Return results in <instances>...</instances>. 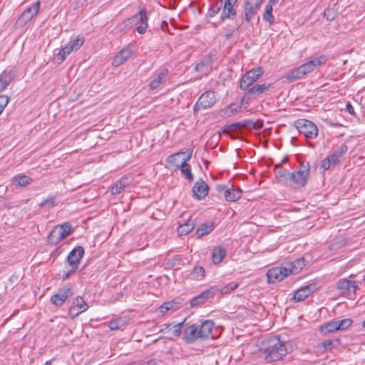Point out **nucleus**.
<instances>
[{"label": "nucleus", "instance_id": "f257e3e1", "mask_svg": "<svg viewBox=\"0 0 365 365\" xmlns=\"http://www.w3.org/2000/svg\"><path fill=\"white\" fill-rule=\"evenodd\" d=\"M260 350L266 354L264 359L270 363L282 359L287 354V342L273 336L262 342Z\"/></svg>", "mask_w": 365, "mask_h": 365}, {"label": "nucleus", "instance_id": "f03ea898", "mask_svg": "<svg viewBox=\"0 0 365 365\" xmlns=\"http://www.w3.org/2000/svg\"><path fill=\"white\" fill-rule=\"evenodd\" d=\"M72 233V228L69 222L56 225L48 236V242L53 245H57L61 240L66 238Z\"/></svg>", "mask_w": 365, "mask_h": 365}, {"label": "nucleus", "instance_id": "7ed1b4c3", "mask_svg": "<svg viewBox=\"0 0 365 365\" xmlns=\"http://www.w3.org/2000/svg\"><path fill=\"white\" fill-rule=\"evenodd\" d=\"M294 126L300 134L308 138H315L318 135V128L314 123L307 119H299L294 122Z\"/></svg>", "mask_w": 365, "mask_h": 365}, {"label": "nucleus", "instance_id": "20e7f679", "mask_svg": "<svg viewBox=\"0 0 365 365\" xmlns=\"http://www.w3.org/2000/svg\"><path fill=\"white\" fill-rule=\"evenodd\" d=\"M263 73L264 70L261 66L247 71L240 80V88L242 91H246L249 87L252 86L255 82L257 81Z\"/></svg>", "mask_w": 365, "mask_h": 365}, {"label": "nucleus", "instance_id": "39448f33", "mask_svg": "<svg viewBox=\"0 0 365 365\" xmlns=\"http://www.w3.org/2000/svg\"><path fill=\"white\" fill-rule=\"evenodd\" d=\"M270 88L271 84L267 83L251 86L246 90L247 91L241 99V103L242 104H248L250 101L257 98L264 92L269 91Z\"/></svg>", "mask_w": 365, "mask_h": 365}, {"label": "nucleus", "instance_id": "423d86ee", "mask_svg": "<svg viewBox=\"0 0 365 365\" xmlns=\"http://www.w3.org/2000/svg\"><path fill=\"white\" fill-rule=\"evenodd\" d=\"M263 1L264 0H246L242 14V21L250 23L260 9Z\"/></svg>", "mask_w": 365, "mask_h": 365}, {"label": "nucleus", "instance_id": "0eeeda50", "mask_svg": "<svg viewBox=\"0 0 365 365\" xmlns=\"http://www.w3.org/2000/svg\"><path fill=\"white\" fill-rule=\"evenodd\" d=\"M289 274L290 270L286 266L274 267L267 272V281L269 283L274 284L283 280Z\"/></svg>", "mask_w": 365, "mask_h": 365}, {"label": "nucleus", "instance_id": "6e6552de", "mask_svg": "<svg viewBox=\"0 0 365 365\" xmlns=\"http://www.w3.org/2000/svg\"><path fill=\"white\" fill-rule=\"evenodd\" d=\"M336 287L341 294L349 297L355 295L356 291L358 289L356 282L348 279H339Z\"/></svg>", "mask_w": 365, "mask_h": 365}, {"label": "nucleus", "instance_id": "1a4fd4ad", "mask_svg": "<svg viewBox=\"0 0 365 365\" xmlns=\"http://www.w3.org/2000/svg\"><path fill=\"white\" fill-rule=\"evenodd\" d=\"M216 103L215 93L212 91H207L203 93L195 105V110L211 108Z\"/></svg>", "mask_w": 365, "mask_h": 365}, {"label": "nucleus", "instance_id": "9d476101", "mask_svg": "<svg viewBox=\"0 0 365 365\" xmlns=\"http://www.w3.org/2000/svg\"><path fill=\"white\" fill-rule=\"evenodd\" d=\"M84 43V38L77 37L61 48L58 52V56L61 57V61H64L66 57L73 51L78 50Z\"/></svg>", "mask_w": 365, "mask_h": 365}, {"label": "nucleus", "instance_id": "9b49d317", "mask_svg": "<svg viewBox=\"0 0 365 365\" xmlns=\"http://www.w3.org/2000/svg\"><path fill=\"white\" fill-rule=\"evenodd\" d=\"M218 192H224V197L227 202H236L238 200L242 194L240 188H235L232 185V187H227L226 185H217Z\"/></svg>", "mask_w": 365, "mask_h": 365}, {"label": "nucleus", "instance_id": "f8f14e48", "mask_svg": "<svg viewBox=\"0 0 365 365\" xmlns=\"http://www.w3.org/2000/svg\"><path fill=\"white\" fill-rule=\"evenodd\" d=\"M73 290L69 287H63L58 289V292L51 297V302L56 307L63 305L67 299L73 296Z\"/></svg>", "mask_w": 365, "mask_h": 365}, {"label": "nucleus", "instance_id": "ddd939ff", "mask_svg": "<svg viewBox=\"0 0 365 365\" xmlns=\"http://www.w3.org/2000/svg\"><path fill=\"white\" fill-rule=\"evenodd\" d=\"M198 339H201L198 326L195 324H187L183 331V339L187 343L191 344Z\"/></svg>", "mask_w": 365, "mask_h": 365}, {"label": "nucleus", "instance_id": "4468645a", "mask_svg": "<svg viewBox=\"0 0 365 365\" xmlns=\"http://www.w3.org/2000/svg\"><path fill=\"white\" fill-rule=\"evenodd\" d=\"M237 0H225L223 1L222 11L220 19L223 21L225 19H234L236 16V11L234 9Z\"/></svg>", "mask_w": 365, "mask_h": 365}, {"label": "nucleus", "instance_id": "2eb2a0df", "mask_svg": "<svg viewBox=\"0 0 365 365\" xmlns=\"http://www.w3.org/2000/svg\"><path fill=\"white\" fill-rule=\"evenodd\" d=\"M316 289L317 287L314 284H309L305 285L295 292L292 297V299L296 302H302L305 299H307L312 293H313Z\"/></svg>", "mask_w": 365, "mask_h": 365}, {"label": "nucleus", "instance_id": "dca6fc26", "mask_svg": "<svg viewBox=\"0 0 365 365\" xmlns=\"http://www.w3.org/2000/svg\"><path fill=\"white\" fill-rule=\"evenodd\" d=\"M16 71L6 68L0 74V93L3 92L14 81Z\"/></svg>", "mask_w": 365, "mask_h": 365}, {"label": "nucleus", "instance_id": "f3484780", "mask_svg": "<svg viewBox=\"0 0 365 365\" xmlns=\"http://www.w3.org/2000/svg\"><path fill=\"white\" fill-rule=\"evenodd\" d=\"M88 309V304L81 297L78 296L73 299V305L69 308L68 312L69 314H73V317H76L86 312Z\"/></svg>", "mask_w": 365, "mask_h": 365}, {"label": "nucleus", "instance_id": "a211bd4d", "mask_svg": "<svg viewBox=\"0 0 365 365\" xmlns=\"http://www.w3.org/2000/svg\"><path fill=\"white\" fill-rule=\"evenodd\" d=\"M327 57L324 55L320 56L317 58H311L307 62L301 65L305 74L313 71L317 66L324 64L327 62Z\"/></svg>", "mask_w": 365, "mask_h": 365}, {"label": "nucleus", "instance_id": "6ab92c4d", "mask_svg": "<svg viewBox=\"0 0 365 365\" xmlns=\"http://www.w3.org/2000/svg\"><path fill=\"white\" fill-rule=\"evenodd\" d=\"M168 74V69L166 68H162L155 72L153 76V79L149 84L150 89H157L161 84L164 83V78L165 76H167Z\"/></svg>", "mask_w": 365, "mask_h": 365}, {"label": "nucleus", "instance_id": "aec40b11", "mask_svg": "<svg viewBox=\"0 0 365 365\" xmlns=\"http://www.w3.org/2000/svg\"><path fill=\"white\" fill-rule=\"evenodd\" d=\"M209 186L202 180H197L193 187L192 193L194 197L198 200H202L208 194Z\"/></svg>", "mask_w": 365, "mask_h": 365}, {"label": "nucleus", "instance_id": "412c9836", "mask_svg": "<svg viewBox=\"0 0 365 365\" xmlns=\"http://www.w3.org/2000/svg\"><path fill=\"white\" fill-rule=\"evenodd\" d=\"M84 255V249L78 246L73 249L67 257V262L71 267H77Z\"/></svg>", "mask_w": 365, "mask_h": 365}, {"label": "nucleus", "instance_id": "4be33fe9", "mask_svg": "<svg viewBox=\"0 0 365 365\" xmlns=\"http://www.w3.org/2000/svg\"><path fill=\"white\" fill-rule=\"evenodd\" d=\"M133 53L132 50L128 47H125L120 50L114 57L112 64L114 66H119L128 60Z\"/></svg>", "mask_w": 365, "mask_h": 365}, {"label": "nucleus", "instance_id": "5701e85b", "mask_svg": "<svg viewBox=\"0 0 365 365\" xmlns=\"http://www.w3.org/2000/svg\"><path fill=\"white\" fill-rule=\"evenodd\" d=\"M303 172L296 171L292 173L289 175V180H292L296 187H301L305 185L307 181V169Z\"/></svg>", "mask_w": 365, "mask_h": 365}, {"label": "nucleus", "instance_id": "b1692460", "mask_svg": "<svg viewBox=\"0 0 365 365\" xmlns=\"http://www.w3.org/2000/svg\"><path fill=\"white\" fill-rule=\"evenodd\" d=\"M213 297V291L210 290V289H207L202 292L201 294L197 296L193 297L190 300V306L191 307H197L201 304H203L207 299Z\"/></svg>", "mask_w": 365, "mask_h": 365}, {"label": "nucleus", "instance_id": "393cba45", "mask_svg": "<svg viewBox=\"0 0 365 365\" xmlns=\"http://www.w3.org/2000/svg\"><path fill=\"white\" fill-rule=\"evenodd\" d=\"M214 327V323L211 320H206L204 322H202L200 327H198L199 329V333L200 335L201 339H208L212 333V330Z\"/></svg>", "mask_w": 365, "mask_h": 365}, {"label": "nucleus", "instance_id": "a878e982", "mask_svg": "<svg viewBox=\"0 0 365 365\" xmlns=\"http://www.w3.org/2000/svg\"><path fill=\"white\" fill-rule=\"evenodd\" d=\"M305 265L306 264L304 258L301 257L292 262L287 263L286 267L290 270V274H297L303 269Z\"/></svg>", "mask_w": 365, "mask_h": 365}, {"label": "nucleus", "instance_id": "bb28decb", "mask_svg": "<svg viewBox=\"0 0 365 365\" xmlns=\"http://www.w3.org/2000/svg\"><path fill=\"white\" fill-rule=\"evenodd\" d=\"M195 69L196 71L200 72L202 75H207L212 69L211 57L207 56L205 58L195 66Z\"/></svg>", "mask_w": 365, "mask_h": 365}, {"label": "nucleus", "instance_id": "cd10ccee", "mask_svg": "<svg viewBox=\"0 0 365 365\" xmlns=\"http://www.w3.org/2000/svg\"><path fill=\"white\" fill-rule=\"evenodd\" d=\"M238 287V284L236 282H230L225 286L221 287L220 285L213 286L210 288V290L213 291V297L217 293H221L222 294L230 293L235 290Z\"/></svg>", "mask_w": 365, "mask_h": 365}, {"label": "nucleus", "instance_id": "c85d7f7f", "mask_svg": "<svg viewBox=\"0 0 365 365\" xmlns=\"http://www.w3.org/2000/svg\"><path fill=\"white\" fill-rule=\"evenodd\" d=\"M227 251L225 248L222 246H218L214 248L212 253V259L215 264H220L225 257Z\"/></svg>", "mask_w": 365, "mask_h": 365}, {"label": "nucleus", "instance_id": "c756f323", "mask_svg": "<svg viewBox=\"0 0 365 365\" xmlns=\"http://www.w3.org/2000/svg\"><path fill=\"white\" fill-rule=\"evenodd\" d=\"M240 130V123L236 122L225 125L222 129V133L230 135L233 139H236L238 137V130Z\"/></svg>", "mask_w": 365, "mask_h": 365}, {"label": "nucleus", "instance_id": "7c9ffc66", "mask_svg": "<svg viewBox=\"0 0 365 365\" xmlns=\"http://www.w3.org/2000/svg\"><path fill=\"white\" fill-rule=\"evenodd\" d=\"M128 178H122L119 180H118L111 187L110 191L112 195H118L120 194L122 191L125 190L126 186L128 185Z\"/></svg>", "mask_w": 365, "mask_h": 365}, {"label": "nucleus", "instance_id": "2f4dec72", "mask_svg": "<svg viewBox=\"0 0 365 365\" xmlns=\"http://www.w3.org/2000/svg\"><path fill=\"white\" fill-rule=\"evenodd\" d=\"M305 73L300 66L297 68L289 71L286 76L285 78L289 81H294L297 79H301L305 76Z\"/></svg>", "mask_w": 365, "mask_h": 365}, {"label": "nucleus", "instance_id": "473e14b6", "mask_svg": "<svg viewBox=\"0 0 365 365\" xmlns=\"http://www.w3.org/2000/svg\"><path fill=\"white\" fill-rule=\"evenodd\" d=\"M214 230V224L212 222H206L201 224L197 229L196 234L198 237L208 235Z\"/></svg>", "mask_w": 365, "mask_h": 365}, {"label": "nucleus", "instance_id": "72a5a7b5", "mask_svg": "<svg viewBox=\"0 0 365 365\" xmlns=\"http://www.w3.org/2000/svg\"><path fill=\"white\" fill-rule=\"evenodd\" d=\"M128 324V320L125 318H117L109 322L108 327L111 330L120 329Z\"/></svg>", "mask_w": 365, "mask_h": 365}, {"label": "nucleus", "instance_id": "f704fd0d", "mask_svg": "<svg viewBox=\"0 0 365 365\" xmlns=\"http://www.w3.org/2000/svg\"><path fill=\"white\" fill-rule=\"evenodd\" d=\"M130 19L133 25H137L138 24L145 22V21H148L147 11L145 8L140 9L138 14L131 16Z\"/></svg>", "mask_w": 365, "mask_h": 365}, {"label": "nucleus", "instance_id": "c9c22d12", "mask_svg": "<svg viewBox=\"0 0 365 365\" xmlns=\"http://www.w3.org/2000/svg\"><path fill=\"white\" fill-rule=\"evenodd\" d=\"M195 225L193 222L189 220L182 225L178 228V232L180 235H186L193 230Z\"/></svg>", "mask_w": 365, "mask_h": 365}, {"label": "nucleus", "instance_id": "e433bc0d", "mask_svg": "<svg viewBox=\"0 0 365 365\" xmlns=\"http://www.w3.org/2000/svg\"><path fill=\"white\" fill-rule=\"evenodd\" d=\"M32 182V178L25 175H16L13 178V182L19 186H26Z\"/></svg>", "mask_w": 365, "mask_h": 365}, {"label": "nucleus", "instance_id": "4c0bfd02", "mask_svg": "<svg viewBox=\"0 0 365 365\" xmlns=\"http://www.w3.org/2000/svg\"><path fill=\"white\" fill-rule=\"evenodd\" d=\"M338 327H339L337 326L336 320H332L327 322L324 325H322L321 327V330L324 334H327L329 333H332L339 331Z\"/></svg>", "mask_w": 365, "mask_h": 365}, {"label": "nucleus", "instance_id": "58836bf2", "mask_svg": "<svg viewBox=\"0 0 365 365\" xmlns=\"http://www.w3.org/2000/svg\"><path fill=\"white\" fill-rule=\"evenodd\" d=\"M275 176L278 179L281 180H289L290 173L287 170L283 169L280 164H278L274 168Z\"/></svg>", "mask_w": 365, "mask_h": 365}, {"label": "nucleus", "instance_id": "ea45409f", "mask_svg": "<svg viewBox=\"0 0 365 365\" xmlns=\"http://www.w3.org/2000/svg\"><path fill=\"white\" fill-rule=\"evenodd\" d=\"M223 0H215L210 7L207 16L210 17L215 16L222 9Z\"/></svg>", "mask_w": 365, "mask_h": 365}, {"label": "nucleus", "instance_id": "a19ab883", "mask_svg": "<svg viewBox=\"0 0 365 365\" xmlns=\"http://www.w3.org/2000/svg\"><path fill=\"white\" fill-rule=\"evenodd\" d=\"M178 168L180 169L181 173L185 175L189 181L193 180L194 178L192 174L191 166L189 164L182 162L180 165H178Z\"/></svg>", "mask_w": 365, "mask_h": 365}, {"label": "nucleus", "instance_id": "79ce46f5", "mask_svg": "<svg viewBox=\"0 0 365 365\" xmlns=\"http://www.w3.org/2000/svg\"><path fill=\"white\" fill-rule=\"evenodd\" d=\"M272 3H269L265 6L264 12L262 16L263 20L268 21L269 25H272L274 23V16L272 14Z\"/></svg>", "mask_w": 365, "mask_h": 365}, {"label": "nucleus", "instance_id": "37998d69", "mask_svg": "<svg viewBox=\"0 0 365 365\" xmlns=\"http://www.w3.org/2000/svg\"><path fill=\"white\" fill-rule=\"evenodd\" d=\"M184 322H180L177 324H167L165 328V330H168V332H171L174 336H178L181 333L182 327L184 324Z\"/></svg>", "mask_w": 365, "mask_h": 365}, {"label": "nucleus", "instance_id": "c03bdc74", "mask_svg": "<svg viewBox=\"0 0 365 365\" xmlns=\"http://www.w3.org/2000/svg\"><path fill=\"white\" fill-rule=\"evenodd\" d=\"M340 344V339L339 338H335L333 339H327L324 340L322 345L325 351H330L334 347H336Z\"/></svg>", "mask_w": 365, "mask_h": 365}, {"label": "nucleus", "instance_id": "a18cd8bd", "mask_svg": "<svg viewBox=\"0 0 365 365\" xmlns=\"http://www.w3.org/2000/svg\"><path fill=\"white\" fill-rule=\"evenodd\" d=\"M239 123L241 129L252 130L260 128V125L257 122H254L251 120H245L243 121H239Z\"/></svg>", "mask_w": 365, "mask_h": 365}, {"label": "nucleus", "instance_id": "49530a36", "mask_svg": "<svg viewBox=\"0 0 365 365\" xmlns=\"http://www.w3.org/2000/svg\"><path fill=\"white\" fill-rule=\"evenodd\" d=\"M339 331H344L350 327L353 321L350 318L344 319L341 320H336Z\"/></svg>", "mask_w": 365, "mask_h": 365}, {"label": "nucleus", "instance_id": "de8ad7c7", "mask_svg": "<svg viewBox=\"0 0 365 365\" xmlns=\"http://www.w3.org/2000/svg\"><path fill=\"white\" fill-rule=\"evenodd\" d=\"M205 269L202 267H195L191 272L192 278L202 279L205 277Z\"/></svg>", "mask_w": 365, "mask_h": 365}, {"label": "nucleus", "instance_id": "09e8293b", "mask_svg": "<svg viewBox=\"0 0 365 365\" xmlns=\"http://www.w3.org/2000/svg\"><path fill=\"white\" fill-rule=\"evenodd\" d=\"M240 106H238L235 104H231L229 106H227L226 108H225L223 110H222V113H225V115H233L240 110Z\"/></svg>", "mask_w": 365, "mask_h": 365}, {"label": "nucleus", "instance_id": "8fccbe9b", "mask_svg": "<svg viewBox=\"0 0 365 365\" xmlns=\"http://www.w3.org/2000/svg\"><path fill=\"white\" fill-rule=\"evenodd\" d=\"M34 15L24 11L18 19V23L26 24L28 21H31Z\"/></svg>", "mask_w": 365, "mask_h": 365}, {"label": "nucleus", "instance_id": "3c124183", "mask_svg": "<svg viewBox=\"0 0 365 365\" xmlns=\"http://www.w3.org/2000/svg\"><path fill=\"white\" fill-rule=\"evenodd\" d=\"M39 8H40V2L37 1V2H35L34 4H33L32 6L27 8L24 11L35 16L38 12Z\"/></svg>", "mask_w": 365, "mask_h": 365}, {"label": "nucleus", "instance_id": "603ef678", "mask_svg": "<svg viewBox=\"0 0 365 365\" xmlns=\"http://www.w3.org/2000/svg\"><path fill=\"white\" fill-rule=\"evenodd\" d=\"M133 26L134 25H133V22L131 21L130 18H129V19H126L125 21H124L121 24L120 31H126L129 30L130 29H131Z\"/></svg>", "mask_w": 365, "mask_h": 365}, {"label": "nucleus", "instance_id": "864d4df0", "mask_svg": "<svg viewBox=\"0 0 365 365\" xmlns=\"http://www.w3.org/2000/svg\"><path fill=\"white\" fill-rule=\"evenodd\" d=\"M185 152H178L177 153H175V154H173V155H170L168 158V163H173V164H177L178 163V158L181 155H185Z\"/></svg>", "mask_w": 365, "mask_h": 365}, {"label": "nucleus", "instance_id": "5fc2aeb1", "mask_svg": "<svg viewBox=\"0 0 365 365\" xmlns=\"http://www.w3.org/2000/svg\"><path fill=\"white\" fill-rule=\"evenodd\" d=\"M171 308H172V303L171 302H165L159 307V311L163 314H165Z\"/></svg>", "mask_w": 365, "mask_h": 365}, {"label": "nucleus", "instance_id": "6e6d98bb", "mask_svg": "<svg viewBox=\"0 0 365 365\" xmlns=\"http://www.w3.org/2000/svg\"><path fill=\"white\" fill-rule=\"evenodd\" d=\"M339 158L340 157L338 153H335L327 157V159L329 160V162L332 165H335L339 161Z\"/></svg>", "mask_w": 365, "mask_h": 365}, {"label": "nucleus", "instance_id": "4d7b16f0", "mask_svg": "<svg viewBox=\"0 0 365 365\" xmlns=\"http://www.w3.org/2000/svg\"><path fill=\"white\" fill-rule=\"evenodd\" d=\"M47 205H49V207H54L55 206V200L53 197L48 198L45 200H43L41 203H40V207H45Z\"/></svg>", "mask_w": 365, "mask_h": 365}, {"label": "nucleus", "instance_id": "13d9d810", "mask_svg": "<svg viewBox=\"0 0 365 365\" xmlns=\"http://www.w3.org/2000/svg\"><path fill=\"white\" fill-rule=\"evenodd\" d=\"M147 28L148 21H145V22L141 23L140 25L136 28V31L138 33L143 34L145 33Z\"/></svg>", "mask_w": 365, "mask_h": 365}, {"label": "nucleus", "instance_id": "bf43d9fd", "mask_svg": "<svg viewBox=\"0 0 365 365\" xmlns=\"http://www.w3.org/2000/svg\"><path fill=\"white\" fill-rule=\"evenodd\" d=\"M300 168L298 170V171L299 172H303L304 170H306L305 169H307V175H309V162L306 161V162H302L299 165Z\"/></svg>", "mask_w": 365, "mask_h": 365}, {"label": "nucleus", "instance_id": "052dcab7", "mask_svg": "<svg viewBox=\"0 0 365 365\" xmlns=\"http://www.w3.org/2000/svg\"><path fill=\"white\" fill-rule=\"evenodd\" d=\"M331 165H332L330 163L329 160L326 158L322 161L321 168L325 171L329 169Z\"/></svg>", "mask_w": 365, "mask_h": 365}, {"label": "nucleus", "instance_id": "680f3d73", "mask_svg": "<svg viewBox=\"0 0 365 365\" xmlns=\"http://www.w3.org/2000/svg\"><path fill=\"white\" fill-rule=\"evenodd\" d=\"M77 267H71V269H69L65 275L62 277L63 280L68 279L73 273H74L77 270Z\"/></svg>", "mask_w": 365, "mask_h": 365}, {"label": "nucleus", "instance_id": "e2e57ef3", "mask_svg": "<svg viewBox=\"0 0 365 365\" xmlns=\"http://www.w3.org/2000/svg\"><path fill=\"white\" fill-rule=\"evenodd\" d=\"M347 146L345 145H341L339 148L338 149V151L335 153H338L339 157L341 158L346 151H347Z\"/></svg>", "mask_w": 365, "mask_h": 365}, {"label": "nucleus", "instance_id": "0e129e2a", "mask_svg": "<svg viewBox=\"0 0 365 365\" xmlns=\"http://www.w3.org/2000/svg\"><path fill=\"white\" fill-rule=\"evenodd\" d=\"M346 110L347 111L351 114V115H354V107L351 105L350 103H348L346 104Z\"/></svg>", "mask_w": 365, "mask_h": 365}, {"label": "nucleus", "instance_id": "69168bd1", "mask_svg": "<svg viewBox=\"0 0 365 365\" xmlns=\"http://www.w3.org/2000/svg\"><path fill=\"white\" fill-rule=\"evenodd\" d=\"M331 12V10H326L324 11V16H327V20H331H331H333L334 19V16H331V17H329V16H331V14H330Z\"/></svg>", "mask_w": 365, "mask_h": 365}, {"label": "nucleus", "instance_id": "338daca9", "mask_svg": "<svg viewBox=\"0 0 365 365\" xmlns=\"http://www.w3.org/2000/svg\"><path fill=\"white\" fill-rule=\"evenodd\" d=\"M173 261H178V263L173 262V267H178L180 264L181 259L179 256L175 257Z\"/></svg>", "mask_w": 365, "mask_h": 365}, {"label": "nucleus", "instance_id": "774afa93", "mask_svg": "<svg viewBox=\"0 0 365 365\" xmlns=\"http://www.w3.org/2000/svg\"><path fill=\"white\" fill-rule=\"evenodd\" d=\"M192 151H190V152L187 154L186 157L183 159L182 162H185V163H187V162L188 160H190V159L191 158V157H192Z\"/></svg>", "mask_w": 365, "mask_h": 365}]
</instances>
